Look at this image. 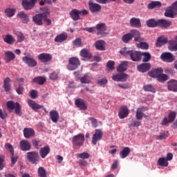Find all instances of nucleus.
<instances>
[{
    "label": "nucleus",
    "instance_id": "45",
    "mask_svg": "<svg viewBox=\"0 0 177 177\" xmlns=\"http://www.w3.org/2000/svg\"><path fill=\"white\" fill-rule=\"evenodd\" d=\"M33 82L39 84V85H44V82H46V79L44 77H37L33 79Z\"/></svg>",
    "mask_w": 177,
    "mask_h": 177
},
{
    "label": "nucleus",
    "instance_id": "44",
    "mask_svg": "<svg viewBox=\"0 0 177 177\" xmlns=\"http://www.w3.org/2000/svg\"><path fill=\"white\" fill-rule=\"evenodd\" d=\"M157 165H160V167H168V160L165 158H160L158 160Z\"/></svg>",
    "mask_w": 177,
    "mask_h": 177
},
{
    "label": "nucleus",
    "instance_id": "50",
    "mask_svg": "<svg viewBox=\"0 0 177 177\" xmlns=\"http://www.w3.org/2000/svg\"><path fill=\"white\" fill-rule=\"evenodd\" d=\"M49 78L51 81H56V80H59V72L54 71L49 75Z\"/></svg>",
    "mask_w": 177,
    "mask_h": 177
},
{
    "label": "nucleus",
    "instance_id": "48",
    "mask_svg": "<svg viewBox=\"0 0 177 177\" xmlns=\"http://www.w3.org/2000/svg\"><path fill=\"white\" fill-rule=\"evenodd\" d=\"M143 89L145 92H152L153 93L156 92V88L151 84L145 85Z\"/></svg>",
    "mask_w": 177,
    "mask_h": 177
},
{
    "label": "nucleus",
    "instance_id": "12",
    "mask_svg": "<svg viewBox=\"0 0 177 177\" xmlns=\"http://www.w3.org/2000/svg\"><path fill=\"white\" fill-rule=\"evenodd\" d=\"M160 59L163 60V62H166L167 63H172V62L175 61V58H174V55L171 53H163L160 55Z\"/></svg>",
    "mask_w": 177,
    "mask_h": 177
},
{
    "label": "nucleus",
    "instance_id": "58",
    "mask_svg": "<svg viewBox=\"0 0 177 177\" xmlns=\"http://www.w3.org/2000/svg\"><path fill=\"white\" fill-rule=\"evenodd\" d=\"M114 64H115L114 61L109 60L106 64V67H108L109 70H114L115 68Z\"/></svg>",
    "mask_w": 177,
    "mask_h": 177
},
{
    "label": "nucleus",
    "instance_id": "27",
    "mask_svg": "<svg viewBox=\"0 0 177 177\" xmlns=\"http://www.w3.org/2000/svg\"><path fill=\"white\" fill-rule=\"evenodd\" d=\"M50 118L53 122H57L59 121V112L56 110L50 111Z\"/></svg>",
    "mask_w": 177,
    "mask_h": 177
},
{
    "label": "nucleus",
    "instance_id": "13",
    "mask_svg": "<svg viewBox=\"0 0 177 177\" xmlns=\"http://www.w3.org/2000/svg\"><path fill=\"white\" fill-rule=\"evenodd\" d=\"M38 59L41 63H48L52 60V55L45 53H41L38 55Z\"/></svg>",
    "mask_w": 177,
    "mask_h": 177
},
{
    "label": "nucleus",
    "instance_id": "25",
    "mask_svg": "<svg viewBox=\"0 0 177 177\" xmlns=\"http://www.w3.org/2000/svg\"><path fill=\"white\" fill-rule=\"evenodd\" d=\"M132 39H133V30H131L130 32L127 33L122 37V41L124 44H129V42L132 41Z\"/></svg>",
    "mask_w": 177,
    "mask_h": 177
},
{
    "label": "nucleus",
    "instance_id": "18",
    "mask_svg": "<svg viewBox=\"0 0 177 177\" xmlns=\"http://www.w3.org/2000/svg\"><path fill=\"white\" fill-rule=\"evenodd\" d=\"M129 114V110L127 106H122L119 111L118 116L120 120H124L127 118Z\"/></svg>",
    "mask_w": 177,
    "mask_h": 177
},
{
    "label": "nucleus",
    "instance_id": "15",
    "mask_svg": "<svg viewBox=\"0 0 177 177\" xmlns=\"http://www.w3.org/2000/svg\"><path fill=\"white\" fill-rule=\"evenodd\" d=\"M163 73H164V70L162 69V68H153L148 73V75L149 77H151L152 78H157L158 75H160V74H162Z\"/></svg>",
    "mask_w": 177,
    "mask_h": 177
},
{
    "label": "nucleus",
    "instance_id": "23",
    "mask_svg": "<svg viewBox=\"0 0 177 177\" xmlns=\"http://www.w3.org/2000/svg\"><path fill=\"white\" fill-rule=\"evenodd\" d=\"M17 17H19L21 23H24V24H27L28 21H30V18L28 17V15L24 12H19L17 14Z\"/></svg>",
    "mask_w": 177,
    "mask_h": 177
},
{
    "label": "nucleus",
    "instance_id": "22",
    "mask_svg": "<svg viewBox=\"0 0 177 177\" xmlns=\"http://www.w3.org/2000/svg\"><path fill=\"white\" fill-rule=\"evenodd\" d=\"M24 136L26 139H30V138L35 136V131L31 128H25L24 129Z\"/></svg>",
    "mask_w": 177,
    "mask_h": 177
},
{
    "label": "nucleus",
    "instance_id": "28",
    "mask_svg": "<svg viewBox=\"0 0 177 177\" xmlns=\"http://www.w3.org/2000/svg\"><path fill=\"white\" fill-rule=\"evenodd\" d=\"M32 145L35 149H37V150L41 149L42 146H44V142L41 140H38L37 138H35L32 140Z\"/></svg>",
    "mask_w": 177,
    "mask_h": 177
},
{
    "label": "nucleus",
    "instance_id": "3",
    "mask_svg": "<svg viewBox=\"0 0 177 177\" xmlns=\"http://www.w3.org/2000/svg\"><path fill=\"white\" fill-rule=\"evenodd\" d=\"M85 142V136L82 133H79L73 136L72 139V143L73 145V149H77V147H81L84 145Z\"/></svg>",
    "mask_w": 177,
    "mask_h": 177
},
{
    "label": "nucleus",
    "instance_id": "9",
    "mask_svg": "<svg viewBox=\"0 0 177 177\" xmlns=\"http://www.w3.org/2000/svg\"><path fill=\"white\" fill-rule=\"evenodd\" d=\"M44 17H45V12H43L41 13L35 15L32 17V21H34L35 24H37V26H42L44 24V22L42 21V20H44Z\"/></svg>",
    "mask_w": 177,
    "mask_h": 177
},
{
    "label": "nucleus",
    "instance_id": "38",
    "mask_svg": "<svg viewBox=\"0 0 177 177\" xmlns=\"http://www.w3.org/2000/svg\"><path fill=\"white\" fill-rule=\"evenodd\" d=\"M4 42L6 44H8V45H12L15 42V37L12 36V35H6L3 39Z\"/></svg>",
    "mask_w": 177,
    "mask_h": 177
},
{
    "label": "nucleus",
    "instance_id": "37",
    "mask_svg": "<svg viewBox=\"0 0 177 177\" xmlns=\"http://www.w3.org/2000/svg\"><path fill=\"white\" fill-rule=\"evenodd\" d=\"M95 46L96 49L98 50H105L104 48V41L103 40H98L95 43Z\"/></svg>",
    "mask_w": 177,
    "mask_h": 177
},
{
    "label": "nucleus",
    "instance_id": "42",
    "mask_svg": "<svg viewBox=\"0 0 177 177\" xmlns=\"http://www.w3.org/2000/svg\"><path fill=\"white\" fill-rule=\"evenodd\" d=\"M5 15L7 17H13V15H16V10L15 8H6Z\"/></svg>",
    "mask_w": 177,
    "mask_h": 177
},
{
    "label": "nucleus",
    "instance_id": "30",
    "mask_svg": "<svg viewBox=\"0 0 177 177\" xmlns=\"http://www.w3.org/2000/svg\"><path fill=\"white\" fill-rule=\"evenodd\" d=\"M22 6L25 10H31L35 6H33L30 0H23Z\"/></svg>",
    "mask_w": 177,
    "mask_h": 177
},
{
    "label": "nucleus",
    "instance_id": "57",
    "mask_svg": "<svg viewBox=\"0 0 177 177\" xmlns=\"http://www.w3.org/2000/svg\"><path fill=\"white\" fill-rule=\"evenodd\" d=\"M80 82L82 84H89V82H91V80H89L88 75H84L80 78Z\"/></svg>",
    "mask_w": 177,
    "mask_h": 177
},
{
    "label": "nucleus",
    "instance_id": "49",
    "mask_svg": "<svg viewBox=\"0 0 177 177\" xmlns=\"http://www.w3.org/2000/svg\"><path fill=\"white\" fill-rule=\"evenodd\" d=\"M157 81H159V82H165L168 80V75L160 73L158 77H156Z\"/></svg>",
    "mask_w": 177,
    "mask_h": 177
},
{
    "label": "nucleus",
    "instance_id": "20",
    "mask_svg": "<svg viewBox=\"0 0 177 177\" xmlns=\"http://www.w3.org/2000/svg\"><path fill=\"white\" fill-rule=\"evenodd\" d=\"M151 68L150 63H142L138 66V70L140 73H147Z\"/></svg>",
    "mask_w": 177,
    "mask_h": 177
},
{
    "label": "nucleus",
    "instance_id": "21",
    "mask_svg": "<svg viewBox=\"0 0 177 177\" xmlns=\"http://www.w3.org/2000/svg\"><path fill=\"white\" fill-rule=\"evenodd\" d=\"M129 24L131 27H134L135 28H140V27H142L140 19L136 17L131 18L130 19Z\"/></svg>",
    "mask_w": 177,
    "mask_h": 177
},
{
    "label": "nucleus",
    "instance_id": "62",
    "mask_svg": "<svg viewBox=\"0 0 177 177\" xmlns=\"http://www.w3.org/2000/svg\"><path fill=\"white\" fill-rule=\"evenodd\" d=\"M17 160H19L18 156H15V153L11 156V165H15L16 162H17Z\"/></svg>",
    "mask_w": 177,
    "mask_h": 177
},
{
    "label": "nucleus",
    "instance_id": "43",
    "mask_svg": "<svg viewBox=\"0 0 177 177\" xmlns=\"http://www.w3.org/2000/svg\"><path fill=\"white\" fill-rule=\"evenodd\" d=\"M67 39V35L66 34H59L57 35V37L55 38V42H63L64 41H66Z\"/></svg>",
    "mask_w": 177,
    "mask_h": 177
},
{
    "label": "nucleus",
    "instance_id": "24",
    "mask_svg": "<svg viewBox=\"0 0 177 177\" xmlns=\"http://www.w3.org/2000/svg\"><path fill=\"white\" fill-rule=\"evenodd\" d=\"M49 153H50V148L48 145L41 148L39 150V154L41 158H46Z\"/></svg>",
    "mask_w": 177,
    "mask_h": 177
},
{
    "label": "nucleus",
    "instance_id": "64",
    "mask_svg": "<svg viewBox=\"0 0 177 177\" xmlns=\"http://www.w3.org/2000/svg\"><path fill=\"white\" fill-rule=\"evenodd\" d=\"M24 39H26L24 35H23V33H19L17 36V42H23Z\"/></svg>",
    "mask_w": 177,
    "mask_h": 177
},
{
    "label": "nucleus",
    "instance_id": "29",
    "mask_svg": "<svg viewBox=\"0 0 177 177\" xmlns=\"http://www.w3.org/2000/svg\"><path fill=\"white\" fill-rule=\"evenodd\" d=\"M168 89L173 92H177V81L175 80H170L168 82Z\"/></svg>",
    "mask_w": 177,
    "mask_h": 177
},
{
    "label": "nucleus",
    "instance_id": "5",
    "mask_svg": "<svg viewBox=\"0 0 177 177\" xmlns=\"http://www.w3.org/2000/svg\"><path fill=\"white\" fill-rule=\"evenodd\" d=\"M81 66V62H80V59L77 57H71L68 59V64L67 65L68 70L70 71H74V70H77L78 67Z\"/></svg>",
    "mask_w": 177,
    "mask_h": 177
},
{
    "label": "nucleus",
    "instance_id": "39",
    "mask_svg": "<svg viewBox=\"0 0 177 177\" xmlns=\"http://www.w3.org/2000/svg\"><path fill=\"white\" fill-rule=\"evenodd\" d=\"M171 23L169 21H167L166 19H159L158 20V26H161L162 27H169L171 26Z\"/></svg>",
    "mask_w": 177,
    "mask_h": 177
},
{
    "label": "nucleus",
    "instance_id": "31",
    "mask_svg": "<svg viewBox=\"0 0 177 177\" xmlns=\"http://www.w3.org/2000/svg\"><path fill=\"white\" fill-rule=\"evenodd\" d=\"M133 38H134L135 42H142L143 38L140 36V32L138 30H133Z\"/></svg>",
    "mask_w": 177,
    "mask_h": 177
},
{
    "label": "nucleus",
    "instance_id": "19",
    "mask_svg": "<svg viewBox=\"0 0 177 177\" xmlns=\"http://www.w3.org/2000/svg\"><path fill=\"white\" fill-rule=\"evenodd\" d=\"M41 10L44 12V21H46L47 26H50L52 24V20L48 19V15H50V10L46 7L41 8Z\"/></svg>",
    "mask_w": 177,
    "mask_h": 177
},
{
    "label": "nucleus",
    "instance_id": "16",
    "mask_svg": "<svg viewBox=\"0 0 177 177\" xmlns=\"http://www.w3.org/2000/svg\"><path fill=\"white\" fill-rule=\"evenodd\" d=\"M24 63H26L28 67H35L37 66V61L34 58H31L28 56H25L22 57Z\"/></svg>",
    "mask_w": 177,
    "mask_h": 177
},
{
    "label": "nucleus",
    "instance_id": "63",
    "mask_svg": "<svg viewBox=\"0 0 177 177\" xmlns=\"http://www.w3.org/2000/svg\"><path fill=\"white\" fill-rule=\"evenodd\" d=\"M128 80V75L126 73H120V82H125Z\"/></svg>",
    "mask_w": 177,
    "mask_h": 177
},
{
    "label": "nucleus",
    "instance_id": "40",
    "mask_svg": "<svg viewBox=\"0 0 177 177\" xmlns=\"http://www.w3.org/2000/svg\"><path fill=\"white\" fill-rule=\"evenodd\" d=\"M147 27L154 28V27H157L158 26V21H156L153 19H149L147 21Z\"/></svg>",
    "mask_w": 177,
    "mask_h": 177
},
{
    "label": "nucleus",
    "instance_id": "7",
    "mask_svg": "<svg viewBox=\"0 0 177 177\" xmlns=\"http://www.w3.org/2000/svg\"><path fill=\"white\" fill-rule=\"evenodd\" d=\"M95 30H97V35H101V37H106L109 33L106 32L107 26L106 24L100 23L96 25Z\"/></svg>",
    "mask_w": 177,
    "mask_h": 177
},
{
    "label": "nucleus",
    "instance_id": "60",
    "mask_svg": "<svg viewBox=\"0 0 177 177\" xmlns=\"http://www.w3.org/2000/svg\"><path fill=\"white\" fill-rule=\"evenodd\" d=\"M138 47L141 49H149V44L146 42H140L138 44Z\"/></svg>",
    "mask_w": 177,
    "mask_h": 177
},
{
    "label": "nucleus",
    "instance_id": "1",
    "mask_svg": "<svg viewBox=\"0 0 177 177\" xmlns=\"http://www.w3.org/2000/svg\"><path fill=\"white\" fill-rule=\"evenodd\" d=\"M121 55L129 56L133 62H140L142 60V52L131 50H121Z\"/></svg>",
    "mask_w": 177,
    "mask_h": 177
},
{
    "label": "nucleus",
    "instance_id": "36",
    "mask_svg": "<svg viewBox=\"0 0 177 177\" xmlns=\"http://www.w3.org/2000/svg\"><path fill=\"white\" fill-rule=\"evenodd\" d=\"M127 67H128V62H123L117 67L118 73H124L127 71Z\"/></svg>",
    "mask_w": 177,
    "mask_h": 177
},
{
    "label": "nucleus",
    "instance_id": "6",
    "mask_svg": "<svg viewBox=\"0 0 177 177\" xmlns=\"http://www.w3.org/2000/svg\"><path fill=\"white\" fill-rule=\"evenodd\" d=\"M26 158L31 164L39 162V154L35 151L26 153Z\"/></svg>",
    "mask_w": 177,
    "mask_h": 177
},
{
    "label": "nucleus",
    "instance_id": "51",
    "mask_svg": "<svg viewBox=\"0 0 177 177\" xmlns=\"http://www.w3.org/2000/svg\"><path fill=\"white\" fill-rule=\"evenodd\" d=\"M176 118V112L170 111L168 115L169 122H174Z\"/></svg>",
    "mask_w": 177,
    "mask_h": 177
},
{
    "label": "nucleus",
    "instance_id": "11",
    "mask_svg": "<svg viewBox=\"0 0 177 177\" xmlns=\"http://www.w3.org/2000/svg\"><path fill=\"white\" fill-rule=\"evenodd\" d=\"M19 148L22 151H30L31 150V144L27 140H22L19 142Z\"/></svg>",
    "mask_w": 177,
    "mask_h": 177
},
{
    "label": "nucleus",
    "instance_id": "26",
    "mask_svg": "<svg viewBox=\"0 0 177 177\" xmlns=\"http://www.w3.org/2000/svg\"><path fill=\"white\" fill-rule=\"evenodd\" d=\"M167 42H168V39H167V37L160 36L158 38L156 42V46L160 48L161 46H164V45H165V44H167Z\"/></svg>",
    "mask_w": 177,
    "mask_h": 177
},
{
    "label": "nucleus",
    "instance_id": "33",
    "mask_svg": "<svg viewBox=\"0 0 177 177\" xmlns=\"http://www.w3.org/2000/svg\"><path fill=\"white\" fill-rule=\"evenodd\" d=\"M129 154H131V149L126 147L122 150V151L120 152V157L122 158H127Z\"/></svg>",
    "mask_w": 177,
    "mask_h": 177
},
{
    "label": "nucleus",
    "instance_id": "61",
    "mask_svg": "<svg viewBox=\"0 0 177 177\" xmlns=\"http://www.w3.org/2000/svg\"><path fill=\"white\" fill-rule=\"evenodd\" d=\"M77 157H79V158H82V160L88 159L89 158V153L83 152L78 154Z\"/></svg>",
    "mask_w": 177,
    "mask_h": 177
},
{
    "label": "nucleus",
    "instance_id": "55",
    "mask_svg": "<svg viewBox=\"0 0 177 177\" xmlns=\"http://www.w3.org/2000/svg\"><path fill=\"white\" fill-rule=\"evenodd\" d=\"M165 16L166 17H171V19H174V11L172 10L171 7L166 10V12H165Z\"/></svg>",
    "mask_w": 177,
    "mask_h": 177
},
{
    "label": "nucleus",
    "instance_id": "47",
    "mask_svg": "<svg viewBox=\"0 0 177 177\" xmlns=\"http://www.w3.org/2000/svg\"><path fill=\"white\" fill-rule=\"evenodd\" d=\"M141 56H143L142 62L144 63H147V62H149L150 59H151V55H150L149 53H141Z\"/></svg>",
    "mask_w": 177,
    "mask_h": 177
},
{
    "label": "nucleus",
    "instance_id": "54",
    "mask_svg": "<svg viewBox=\"0 0 177 177\" xmlns=\"http://www.w3.org/2000/svg\"><path fill=\"white\" fill-rule=\"evenodd\" d=\"M5 55L6 56V57H8V60H15V59L16 58V55H15V53H13L11 51H6L5 53Z\"/></svg>",
    "mask_w": 177,
    "mask_h": 177
},
{
    "label": "nucleus",
    "instance_id": "52",
    "mask_svg": "<svg viewBox=\"0 0 177 177\" xmlns=\"http://www.w3.org/2000/svg\"><path fill=\"white\" fill-rule=\"evenodd\" d=\"M73 44L74 46H76L77 48H80L81 46H84V44H82V41L81 40V38H76L73 41Z\"/></svg>",
    "mask_w": 177,
    "mask_h": 177
},
{
    "label": "nucleus",
    "instance_id": "8",
    "mask_svg": "<svg viewBox=\"0 0 177 177\" xmlns=\"http://www.w3.org/2000/svg\"><path fill=\"white\" fill-rule=\"evenodd\" d=\"M28 104L31 107V109H32V110H35V111H37L41 109V110L45 111V113H48V111H46V109H45L44 106L39 105V104L35 102L34 100H29L28 101Z\"/></svg>",
    "mask_w": 177,
    "mask_h": 177
},
{
    "label": "nucleus",
    "instance_id": "10",
    "mask_svg": "<svg viewBox=\"0 0 177 177\" xmlns=\"http://www.w3.org/2000/svg\"><path fill=\"white\" fill-rule=\"evenodd\" d=\"M88 7L91 13H99L102 10V6L92 1L88 2Z\"/></svg>",
    "mask_w": 177,
    "mask_h": 177
},
{
    "label": "nucleus",
    "instance_id": "56",
    "mask_svg": "<svg viewBox=\"0 0 177 177\" xmlns=\"http://www.w3.org/2000/svg\"><path fill=\"white\" fill-rule=\"evenodd\" d=\"M169 44H170V46L169 47V50L176 51L177 50V43H176V41H170Z\"/></svg>",
    "mask_w": 177,
    "mask_h": 177
},
{
    "label": "nucleus",
    "instance_id": "53",
    "mask_svg": "<svg viewBox=\"0 0 177 177\" xmlns=\"http://www.w3.org/2000/svg\"><path fill=\"white\" fill-rule=\"evenodd\" d=\"M4 147L7 149V150H9L10 153H11V156L15 154V149L10 143H6Z\"/></svg>",
    "mask_w": 177,
    "mask_h": 177
},
{
    "label": "nucleus",
    "instance_id": "14",
    "mask_svg": "<svg viewBox=\"0 0 177 177\" xmlns=\"http://www.w3.org/2000/svg\"><path fill=\"white\" fill-rule=\"evenodd\" d=\"M102 138H103V132L101 130L95 129L92 138L93 145H96L99 140H101Z\"/></svg>",
    "mask_w": 177,
    "mask_h": 177
},
{
    "label": "nucleus",
    "instance_id": "35",
    "mask_svg": "<svg viewBox=\"0 0 177 177\" xmlns=\"http://www.w3.org/2000/svg\"><path fill=\"white\" fill-rule=\"evenodd\" d=\"M162 6L161 2L157 1H152L149 3L147 6V8L151 10L152 9L154 8H160Z\"/></svg>",
    "mask_w": 177,
    "mask_h": 177
},
{
    "label": "nucleus",
    "instance_id": "32",
    "mask_svg": "<svg viewBox=\"0 0 177 177\" xmlns=\"http://www.w3.org/2000/svg\"><path fill=\"white\" fill-rule=\"evenodd\" d=\"M143 110H149L148 108L142 107V108H138L136 113V120H142L143 118V115H145V113H143Z\"/></svg>",
    "mask_w": 177,
    "mask_h": 177
},
{
    "label": "nucleus",
    "instance_id": "59",
    "mask_svg": "<svg viewBox=\"0 0 177 177\" xmlns=\"http://www.w3.org/2000/svg\"><path fill=\"white\" fill-rule=\"evenodd\" d=\"M107 82H108V80L106 78H103L97 80V84L98 85H100V86H104V85H106Z\"/></svg>",
    "mask_w": 177,
    "mask_h": 177
},
{
    "label": "nucleus",
    "instance_id": "4",
    "mask_svg": "<svg viewBox=\"0 0 177 177\" xmlns=\"http://www.w3.org/2000/svg\"><path fill=\"white\" fill-rule=\"evenodd\" d=\"M7 107L9 111L15 110V113L17 115H21V106L19 102L8 101L7 102Z\"/></svg>",
    "mask_w": 177,
    "mask_h": 177
},
{
    "label": "nucleus",
    "instance_id": "17",
    "mask_svg": "<svg viewBox=\"0 0 177 177\" xmlns=\"http://www.w3.org/2000/svg\"><path fill=\"white\" fill-rule=\"evenodd\" d=\"M75 104L80 109V110H86L88 109V105L85 102V101L81 98H77L75 101Z\"/></svg>",
    "mask_w": 177,
    "mask_h": 177
},
{
    "label": "nucleus",
    "instance_id": "34",
    "mask_svg": "<svg viewBox=\"0 0 177 177\" xmlns=\"http://www.w3.org/2000/svg\"><path fill=\"white\" fill-rule=\"evenodd\" d=\"M80 56L84 59H91V57H92V54L89 52L88 49L83 48L80 51Z\"/></svg>",
    "mask_w": 177,
    "mask_h": 177
},
{
    "label": "nucleus",
    "instance_id": "2",
    "mask_svg": "<svg viewBox=\"0 0 177 177\" xmlns=\"http://www.w3.org/2000/svg\"><path fill=\"white\" fill-rule=\"evenodd\" d=\"M89 14V11L88 10H77V9H73L70 12L69 15L71 19L74 20V21H77V20L81 19L80 16H86V15Z\"/></svg>",
    "mask_w": 177,
    "mask_h": 177
},
{
    "label": "nucleus",
    "instance_id": "46",
    "mask_svg": "<svg viewBox=\"0 0 177 177\" xmlns=\"http://www.w3.org/2000/svg\"><path fill=\"white\" fill-rule=\"evenodd\" d=\"M37 174L39 177H48L46 170L42 167L38 168Z\"/></svg>",
    "mask_w": 177,
    "mask_h": 177
},
{
    "label": "nucleus",
    "instance_id": "41",
    "mask_svg": "<svg viewBox=\"0 0 177 177\" xmlns=\"http://www.w3.org/2000/svg\"><path fill=\"white\" fill-rule=\"evenodd\" d=\"M3 88L6 92H9L10 91V78L6 77L4 79Z\"/></svg>",
    "mask_w": 177,
    "mask_h": 177
}]
</instances>
